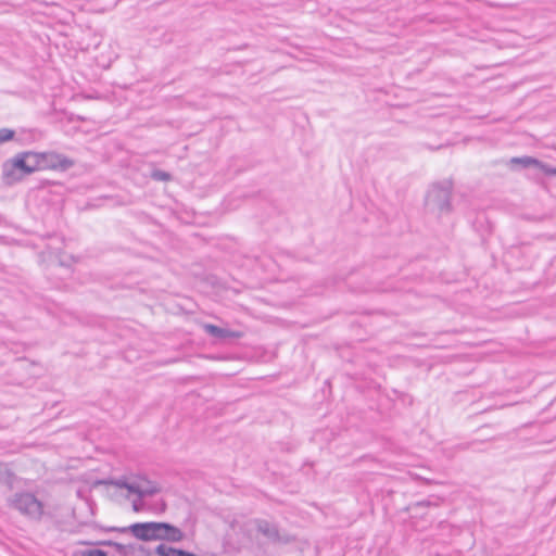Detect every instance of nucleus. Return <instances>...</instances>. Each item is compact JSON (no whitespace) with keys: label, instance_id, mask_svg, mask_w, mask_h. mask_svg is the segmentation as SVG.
I'll use <instances>...</instances> for the list:
<instances>
[{"label":"nucleus","instance_id":"9","mask_svg":"<svg viewBox=\"0 0 556 556\" xmlns=\"http://www.w3.org/2000/svg\"><path fill=\"white\" fill-rule=\"evenodd\" d=\"M154 554L157 556H198L193 553L174 548L166 544H160L155 547Z\"/></svg>","mask_w":556,"mask_h":556},{"label":"nucleus","instance_id":"14","mask_svg":"<svg viewBox=\"0 0 556 556\" xmlns=\"http://www.w3.org/2000/svg\"><path fill=\"white\" fill-rule=\"evenodd\" d=\"M114 548L122 556H130L135 552L132 544L114 543Z\"/></svg>","mask_w":556,"mask_h":556},{"label":"nucleus","instance_id":"2","mask_svg":"<svg viewBox=\"0 0 556 556\" xmlns=\"http://www.w3.org/2000/svg\"><path fill=\"white\" fill-rule=\"evenodd\" d=\"M8 505L33 521H40L45 515V504L29 491L14 493L8 498Z\"/></svg>","mask_w":556,"mask_h":556},{"label":"nucleus","instance_id":"3","mask_svg":"<svg viewBox=\"0 0 556 556\" xmlns=\"http://www.w3.org/2000/svg\"><path fill=\"white\" fill-rule=\"evenodd\" d=\"M104 483L117 489H125L139 497H149L161 492V485L156 481L141 475L111 479Z\"/></svg>","mask_w":556,"mask_h":556},{"label":"nucleus","instance_id":"13","mask_svg":"<svg viewBox=\"0 0 556 556\" xmlns=\"http://www.w3.org/2000/svg\"><path fill=\"white\" fill-rule=\"evenodd\" d=\"M13 473L5 464L0 463V482L4 484H12Z\"/></svg>","mask_w":556,"mask_h":556},{"label":"nucleus","instance_id":"19","mask_svg":"<svg viewBox=\"0 0 556 556\" xmlns=\"http://www.w3.org/2000/svg\"><path fill=\"white\" fill-rule=\"evenodd\" d=\"M539 169H541L546 175L556 176V167H549L548 165L542 163V165L539 167Z\"/></svg>","mask_w":556,"mask_h":556},{"label":"nucleus","instance_id":"20","mask_svg":"<svg viewBox=\"0 0 556 556\" xmlns=\"http://www.w3.org/2000/svg\"><path fill=\"white\" fill-rule=\"evenodd\" d=\"M430 505H438L437 503H432L430 501H421V502H417L416 503V506H430Z\"/></svg>","mask_w":556,"mask_h":556},{"label":"nucleus","instance_id":"15","mask_svg":"<svg viewBox=\"0 0 556 556\" xmlns=\"http://www.w3.org/2000/svg\"><path fill=\"white\" fill-rule=\"evenodd\" d=\"M144 498L146 497L137 496V498H135L132 501L131 506H132V510L134 511L140 513V511H143V510L147 509V505H146Z\"/></svg>","mask_w":556,"mask_h":556},{"label":"nucleus","instance_id":"10","mask_svg":"<svg viewBox=\"0 0 556 556\" xmlns=\"http://www.w3.org/2000/svg\"><path fill=\"white\" fill-rule=\"evenodd\" d=\"M27 166L31 168V174L36 170L42 169L41 153L37 152H23L21 153Z\"/></svg>","mask_w":556,"mask_h":556},{"label":"nucleus","instance_id":"12","mask_svg":"<svg viewBox=\"0 0 556 556\" xmlns=\"http://www.w3.org/2000/svg\"><path fill=\"white\" fill-rule=\"evenodd\" d=\"M10 161L13 163V166H15L16 169L22 173L24 177L31 174V168L27 166L21 153Z\"/></svg>","mask_w":556,"mask_h":556},{"label":"nucleus","instance_id":"7","mask_svg":"<svg viewBox=\"0 0 556 556\" xmlns=\"http://www.w3.org/2000/svg\"><path fill=\"white\" fill-rule=\"evenodd\" d=\"M2 178L7 185H14L21 181L24 176L20 170L13 166V163L9 160L2 166Z\"/></svg>","mask_w":556,"mask_h":556},{"label":"nucleus","instance_id":"18","mask_svg":"<svg viewBox=\"0 0 556 556\" xmlns=\"http://www.w3.org/2000/svg\"><path fill=\"white\" fill-rule=\"evenodd\" d=\"M80 556H108V554L102 549H87L80 552Z\"/></svg>","mask_w":556,"mask_h":556},{"label":"nucleus","instance_id":"16","mask_svg":"<svg viewBox=\"0 0 556 556\" xmlns=\"http://www.w3.org/2000/svg\"><path fill=\"white\" fill-rule=\"evenodd\" d=\"M15 131L9 128L0 129V143L8 142L14 138Z\"/></svg>","mask_w":556,"mask_h":556},{"label":"nucleus","instance_id":"4","mask_svg":"<svg viewBox=\"0 0 556 556\" xmlns=\"http://www.w3.org/2000/svg\"><path fill=\"white\" fill-rule=\"evenodd\" d=\"M452 193V182L443 181L435 184L428 191L426 197V206L428 210L438 213L450 211V201Z\"/></svg>","mask_w":556,"mask_h":556},{"label":"nucleus","instance_id":"5","mask_svg":"<svg viewBox=\"0 0 556 556\" xmlns=\"http://www.w3.org/2000/svg\"><path fill=\"white\" fill-rule=\"evenodd\" d=\"M42 169L67 170L74 166V161L56 152L41 153Z\"/></svg>","mask_w":556,"mask_h":556},{"label":"nucleus","instance_id":"17","mask_svg":"<svg viewBox=\"0 0 556 556\" xmlns=\"http://www.w3.org/2000/svg\"><path fill=\"white\" fill-rule=\"evenodd\" d=\"M152 178L160 181H168L170 179V175L163 170H154L152 173Z\"/></svg>","mask_w":556,"mask_h":556},{"label":"nucleus","instance_id":"11","mask_svg":"<svg viewBox=\"0 0 556 556\" xmlns=\"http://www.w3.org/2000/svg\"><path fill=\"white\" fill-rule=\"evenodd\" d=\"M511 164H519L523 167H536L539 168L542 165V162L538 159L531 157V156H522V157H513L510 160Z\"/></svg>","mask_w":556,"mask_h":556},{"label":"nucleus","instance_id":"1","mask_svg":"<svg viewBox=\"0 0 556 556\" xmlns=\"http://www.w3.org/2000/svg\"><path fill=\"white\" fill-rule=\"evenodd\" d=\"M111 531L121 533L130 532L140 541H168L180 542L184 539L182 531L166 522H137L127 527H113Z\"/></svg>","mask_w":556,"mask_h":556},{"label":"nucleus","instance_id":"6","mask_svg":"<svg viewBox=\"0 0 556 556\" xmlns=\"http://www.w3.org/2000/svg\"><path fill=\"white\" fill-rule=\"evenodd\" d=\"M256 528L260 533L271 542H288L287 538H282L278 528L266 520H257Z\"/></svg>","mask_w":556,"mask_h":556},{"label":"nucleus","instance_id":"21","mask_svg":"<svg viewBox=\"0 0 556 556\" xmlns=\"http://www.w3.org/2000/svg\"><path fill=\"white\" fill-rule=\"evenodd\" d=\"M114 541H102L99 544L114 547Z\"/></svg>","mask_w":556,"mask_h":556},{"label":"nucleus","instance_id":"8","mask_svg":"<svg viewBox=\"0 0 556 556\" xmlns=\"http://www.w3.org/2000/svg\"><path fill=\"white\" fill-rule=\"evenodd\" d=\"M203 328L206 333L211 334L212 337L225 339V338H238L240 334L237 332H233L231 330L217 327L212 324H205L203 325Z\"/></svg>","mask_w":556,"mask_h":556}]
</instances>
